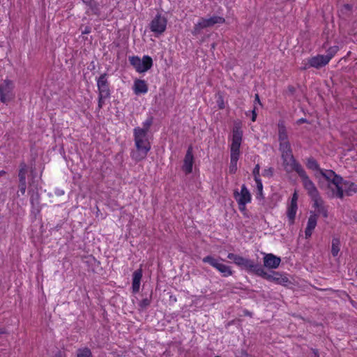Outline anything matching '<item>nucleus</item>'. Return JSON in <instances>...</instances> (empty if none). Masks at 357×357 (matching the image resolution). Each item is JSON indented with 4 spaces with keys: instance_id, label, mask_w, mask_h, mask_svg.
Returning <instances> with one entry per match:
<instances>
[{
    "instance_id": "1",
    "label": "nucleus",
    "mask_w": 357,
    "mask_h": 357,
    "mask_svg": "<svg viewBox=\"0 0 357 357\" xmlns=\"http://www.w3.org/2000/svg\"><path fill=\"white\" fill-rule=\"evenodd\" d=\"M133 136L135 149L131 151L130 157L133 160L138 162L146 158L149 151L151 150V144L147 135H144L143 130L134 129Z\"/></svg>"
},
{
    "instance_id": "2",
    "label": "nucleus",
    "mask_w": 357,
    "mask_h": 357,
    "mask_svg": "<svg viewBox=\"0 0 357 357\" xmlns=\"http://www.w3.org/2000/svg\"><path fill=\"white\" fill-rule=\"evenodd\" d=\"M319 173L328 182V186L332 189L333 195L337 198L342 199V191L340 188L342 177L329 169H321Z\"/></svg>"
},
{
    "instance_id": "3",
    "label": "nucleus",
    "mask_w": 357,
    "mask_h": 357,
    "mask_svg": "<svg viewBox=\"0 0 357 357\" xmlns=\"http://www.w3.org/2000/svg\"><path fill=\"white\" fill-rule=\"evenodd\" d=\"M227 258L233 260L234 264L240 266L241 268L246 270L248 272L253 273L258 275L261 271V266L255 263L253 260L243 257L234 253H229Z\"/></svg>"
},
{
    "instance_id": "4",
    "label": "nucleus",
    "mask_w": 357,
    "mask_h": 357,
    "mask_svg": "<svg viewBox=\"0 0 357 357\" xmlns=\"http://www.w3.org/2000/svg\"><path fill=\"white\" fill-rule=\"evenodd\" d=\"M225 259L221 257H215L212 255H207L202 259V261L208 264L219 271L222 276L228 277L233 274L231 268L222 263Z\"/></svg>"
},
{
    "instance_id": "5",
    "label": "nucleus",
    "mask_w": 357,
    "mask_h": 357,
    "mask_svg": "<svg viewBox=\"0 0 357 357\" xmlns=\"http://www.w3.org/2000/svg\"><path fill=\"white\" fill-rule=\"evenodd\" d=\"M225 20L224 17L220 16H212L209 18H201L199 21L195 24L192 33L193 36H197L201 33V31L204 29L213 26L216 24H223Z\"/></svg>"
},
{
    "instance_id": "6",
    "label": "nucleus",
    "mask_w": 357,
    "mask_h": 357,
    "mask_svg": "<svg viewBox=\"0 0 357 357\" xmlns=\"http://www.w3.org/2000/svg\"><path fill=\"white\" fill-rule=\"evenodd\" d=\"M129 61L136 71L139 73L146 72L153 66V60L148 55L144 56L142 59H140L138 56H130Z\"/></svg>"
},
{
    "instance_id": "7",
    "label": "nucleus",
    "mask_w": 357,
    "mask_h": 357,
    "mask_svg": "<svg viewBox=\"0 0 357 357\" xmlns=\"http://www.w3.org/2000/svg\"><path fill=\"white\" fill-rule=\"evenodd\" d=\"M15 84L10 79H5L0 84V100L4 104H7L15 98L14 92Z\"/></svg>"
},
{
    "instance_id": "8",
    "label": "nucleus",
    "mask_w": 357,
    "mask_h": 357,
    "mask_svg": "<svg viewBox=\"0 0 357 357\" xmlns=\"http://www.w3.org/2000/svg\"><path fill=\"white\" fill-rule=\"evenodd\" d=\"M281 157L284 170L287 172L289 173L295 171L298 174L299 172H301L304 169L301 164L296 160L292 153L281 155Z\"/></svg>"
},
{
    "instance_id": "9",
    "label": "nucleus",
    "mask_w": 357,
    "mask_h": 357,
    "mask_svg": "<svg viewBox=\"0 0 357 357\" xmlns=\"http://www.w3.org/2000/svg\"><path fill=\"white\" fill-rule=\"evenodd\" d=\"M167 20L160 14L151 20L149 24L150 30L154 33L155 36L162 35L166 30Z\"/></svg>"
},
{
    "instance_id": "10",
    "label": "nucleus",
    "mask_w": 357,
    "mask_h": 357,
    "mask_svg": "<svg viewBox=\"0 0 357 357\" xmlns=\"http://www.w3.org/2000/svg\"><path fill=\"white\" fill-rule=\"evenodd\" d=\"M243 131L239 124H235L232 130V142L230 147L231 153L240 154V146L242 142Z\"/></svg>"
},
{
    "instance_id": "11",
    "label": "nucleus",
    "mask_w": 357,
    "mask_h": 357,
    "mask_svg": "<svg viewBox=\"0 0 357 357\" xmlns=\"http://www.w3.org/2000/svg\"><path fill=\"white\" fill-rule=\"evenodd\" d=\"M234 198L238 204L239 209L243 211L245 208L246 204L250 202L251 195L246 188L245 185H242L241 192L235 190L234 192Z\"/></svg>"
},
{
    "instance_id": "12",
    "label": "nucleus",
    "mask_w": 357,
    "mask_h": 357,
    "mask_svg": "<svg viewBox=\"0 0 357 357\" xmlns=\"http://www.w3.org/2000/svg\"><path fill=\"white\" fill-rule=\"evenodd\" d=\"M261 273L259 271L257 275L262 277L268 281L274 282L282 285H286V284L289 282V279L278 272L273 271L271 273H268L262 267L261 268Z\"/></svg>"
},
{
    "instance_id": "13",
    "label": "nucleus",
    "mask_w": 357,
    "mask_h": 357,
    "mask_svg": "<svg viewBox=\"0 0 357 357\" xmlns=\"http://www.w3.org/2000/svg\"><path fill=\"white\" fill-rule=\"evenodd\" d=\"M298 176L302 179L303 187L307 190V194L311 197V199L314 197L316 198L317 196L319 195L316 186L307 175L305 169H303L301 172H299Z\"/></svg>"
},
{
    "instance_id": "14",
    "label": "nucleus",
    "mask_w": 357,
    "mask_h": 357,
    "mask_svg": "<svg viewBox=\"0 0 357 357\" xmlns=\"http://www.w3.org/2000/svg\"><path fill=\"white\" fill-rule=\"evenodd\" d=\"M107 76V73H103L97 78V87L98 94L110 97L111 90Z\"/></svg>"
},
{
    "instance_id": "15",
    "label": "nucleus",
    "mask_w": 357,
    "mask_h": 357,
    "mask_svg": "<svg viewBox=\"0 0 357 357\" xmlns=\"http://www.w3.org/2000/svg\"><path fill=\"white\" fill-rule=\"evenodd\" d=\"M330 61L329 56H325L324 55H317L308 59V66H305L303 67V70L307 69L309 67H313L315 68H320Z\"/></svg>"
},
{
    "instance_id": "16",
    "label": "nucleus",
    "mask_w": 357,
    "mask_h": 357,
    "mask_svg": "<svg viewBox=\"0 0 357 357\" xmlns=\"http://www.w3.org/2000/svg\"><path fill=\"white\" fill-rule=\"evenodd\" d=\"M194 163V156L192 154V146H190L186 151L183 165L182 166L183 171L186 174H190L192 171V166Z\"/></svg>"
},
{
    "instance_id": "17",
    "label": "nucleus",
    "mask_w": 357,
    "mask_h": 357,
    "mask_svg": "<svg viewBox=\"0 0 357 357\" xmlns=\"http://www.w3.org/2000/svg\"><path fill=\"white\" fill-rule=\"evenodd\" d=\"M264 266L268 268L275 269L281 262V259L272 253L264 254Z\"/></svg>"
},
{
    "instance_id": "18",
    "label": "nucleus",
    "mask_w": 357,
    "mask_h": 357,
    "mask_svg": "<svg viewBox=\"0 0 357 357\" xmlns=\"http://www.w3.org/2000/svg\"><path fill=\"white\" fill-rule=\"evenodd\" d=\"M340 188L342 191V198L344 194L347 196H351L353 194L357 192V185L349 181H344L342 178V181L340 184Z\"/></svg>"
},
{
    "instance_id": "19",
    "label": "nucleus",
    "mask_w": 357,
    "mask_h": 357,
    "mask_svg": "<svg viewBox=\"0 0 357 357\" xmlns=\"http://www.w3.org/2000/svg\"><path fill=\"white\" fill-rule=\"evenodd\" d=\"M142 278V269L140 268L132 273V292L137 294L139 291L140 282Z\"/></svg>"
},
{
    "instance_id": "20",
    "label": "nucleus",
    "mask_w": 357,
    "mask_h": 357,
    "mask_svg": "<svg viewBox=\"0 0 357 357\" xmlns=\"http://www.w3.org/2000/svg\"><path fill=\"white\" fill-rule=\"evenodd\" d=\"M135 94H145L149 90L148 84L144 79H137L134 81L132 86Z\"/></svg>"
},
{
    "instance_id": "21",
    "label": "nucleus",
    "mask_w": 357,
    "mask_h": 357,
    "mask_svg": "<svg viewBox=\"0 0 357 357\" xmlns=\"http://www.w3.org/2000/svg\"><path fill=\"white\" fill-rule=\"evenodd\" d=\"M313 201V206L317 210L318 213L321 214L324 218L328 217V210L324 206V202L322 198L318 195L317 197L312 199Z\"/></svg>"
},
{
    "instance_id": "22",
    "label": "nucleus",
    "mask_w": 357,
    "mask_h": 357,
    "mask_svg": "<svg viewBox=\"0 0 357 357\" xmlns=\"http://www.w3.org/2000/svg\"><path fill=\"white\" fill-rule=\"evenodd\" d=\"M317 215L313 214L311 215L307 220V227L305 228V238H308L312 236V231L314 229V228L317 226Z\"/></svg>"
},
{
    "instance_id": "23",
    "label": "nucleus",
    "mask_w": 357,
    "mask_h": 357,
    "mask_svg": "<svg viewBox=\"0 0 357 357\" xmlns=\"http://www.w3.org/2000/svg\"><path fill=\"white\" fill-rule=\"evenodd\" d=\"M278 127L279 143L289 142L287 128L282 121L278 122Z\"/></svg>"
},
{
    "instance_id": "24",
    "label": "nucleus",
    "mask_w": 357,
    "mask_h": 357,
    "mask_svg": "<svg viewBox=\"0 0 357 357\" xmlns=\"http://www.w3.org/2000/svg\"><path fill=\"white\" fill-rule=\"evenodd\" d=\"M240 154L231 153L230 156L229 173L235 174L237 171V162L238 160Z\"/></svg>"
},
{
    "instance_id": "25",
    "label": "nucleus",
    "mask_w": 357,
    "mask_h": 357,
    "mask_svg": "<svg viewBox=\"0 0 357 357\" xmlns=\"http://www.w3.org/2000/svg\"><path fill=\"white\" fill-rule=\"evenodd\" d=\"M297 209H298L297 205L289 204L287 208V215L289 219V222L290 225H292L294 222Z\"/></svg>"
},
{
    "instance_id": "26",
    "label": "nucleus",
    "mask_w": 357,
    "mask_h": 357,
    "mask_svg": "<svg viewBox=\"0 0 357 357\" xmlns=\"http://www.w3.org/2000/svg\"><path fill=\"white\" fill-rule=\"evenodd\" d=\"M28 172V166L24 162H22L19 166V181H26V176Z\"/></svg>"
},
{
    "instance_id": "27",
    "label": "nucleus",
    "mask_w": 357,
    "mask_h": 357,
    "mask_svg": "<svg viewBox=\"0 0 357 357\" xmlns=\"http://www.w3.org/2000/svg\"><path fill=\"white\" fill-rule=\"evenodd\" d=\"M144 295H146V297L139 303V306L142 310L146 309L151 305L152 301V291H151L148 295L143 294V296Z\"/></svg>"
},
{
    "instance_id": "28",
    "label": "nucleus",
    "mask_w": 357,
    "mask_h": 357,
    "mask_svg": "<svg viewBox=\"0 0 357 357\" xmlns=\"http://www.w3.org/2000/svg\"><path fill=\"white\" fill-rule=\"evenodd\" d=\"M340 250V241L337 238H334L332 240L331 253L333 257H336Z\"/></svg>"
},
{
    "instance_id": "29",
    "label": "nucleus",
    "mask_w": 357,
    "mask_h": 357,
    "mask_svg": "<svg viewBox=\"0 0 357 357\" xmlns=\"http://www.w3.org/2000/svg\"><path fill=\"white\" fill-rule=\"evenodd\" d=\"M83 3L89 7V9L91 10V11L95 14H96L98 10V4L96 1L94 0H82Z\"/></svg>"
},
{
    "instance_id": "30",
    "label": "nucleus",
    "mask_w": 357,
    "mask_h": 357,
    "mask_svg": "<svg viewBox=\"0 0 357 357\" xmlns=\"http://www.w3.org/2000/svg\"><path fill=\"white\" fill-rule=\"evenodd\" d=\"M279 150L281 152V155L292 153V149L289 142L280 143Z\"/></svg>"
},
{
    "instance_id": "31",
    "label": "nucleus",
    "mask_w": 357,
    "mask_h": 357,
    "mask_svg": "<svg viewBox=\"0 0 357 357\" xmlns=\"http://www.w3.org/2000/svg\"><path fill=\"white\" fill-rule=\"evenodd\" d=\"M75 357H93V355L90 349L88 347H83L77 350Z\"/></svg>"
},
{
    "instance_id": "32",
    "label": "nucleus",
    "mask_w": 357,
    "mask_h": 357,
    "mask_svg": "<svg viewBox=\"0 0 357 357\" xmlns=\"http://www.w3.org/2000/svg\"><path fill=\"white\" fill-rule=\"evenodd\" d=\"M153 116H149L144 123H143V128L137 127L135 129H139L141 130H143L144 132V135H147L148 132L149 130V128L151 126L153 123Z\"/></svg>"
},
{
    "instance_id": "33",
    "label": "nucleus",
    "mask_w": 357,
    "mask_h": 357,
    "mask_svg": "<svg viewBox=\"0 0 357 357\" xmlns=\"http://www.w3.org/2000/svg\"><path fill=\"white\" fill-rule=\"evenodd\" d=\"M306 165L308 169H312V170H317L319 172V169H321L318 162L313 158H310L307 159Z\"/></svg>"
},
{
    "instance_id": "34",
    "label": "nucleus",
    "mask_w": 357,
    "mask_h": 357,
    "mask_svg": "<svg viewBox=\"0 0 357 357\" xmlns=\"http://www.w3.org/2000/svg\"><path fill=\"white\" fill-rule=\"evenodd\" d=\"M352 6L348 3L344 4L340 9V13L344 16H349L351 13Z\"/></svg>"
},
{
    "instance_id": "35",
    "label": "nucleus",
    "mask_w": 357,
    "mask_h": 357,
    "mask_svg": "<svg viewBox=\"0 0 357 357\" xmlns=\"http://www.w3.org/2000/svg\"><path fill=\"white\" fill-rule=\"evenodd\" d=\"M338 51V47L337 46H333L331 47L327 50V54L324 55L325 56H329L330 60L333 57V56L336 54V52Z\"/></svg>"
},
{
    "instance_id": "36",
    "label": "nucleus",
    "mask_w": 357,
    "mask_h": 357,
    "mask_svg": "<svg viewBox=\"0 0 357 357\" xmlns=\"http://www.w3.org/2000/svg\"><path fill=\"white\" fill-rule=\"evenodd\" d=\"M110 97L109 96H102L100 94H98V109L100 110V109L102 108L103 105H105V101L106 99H108Z\"/></svg>"
},
{
    "instance_id": "37",
    "label": "nucleus",
    "mask_w": 357,
    "mask_h": 357,
    "mask_svg": "<svg viewBox=\"0 0 357 357\" xmlns=\"http://www.w3.org/2000/svg\"><path fill=\"white\" fill-rule=\"evenodd\" d=\"M31 204L34 206L39 204V194L38 192H33L30 197Z\"/></svg>"
},
{
    "instance_id": "38",
    "label": "nucleus",
    "mask_w": 357,
    "mask_h": 357,
    "mask_svg": "<svg viewBox=\"0 0 357 357\" xmlns=\"http://www.w3.org/2000/svg\"><path fill=\"white\" fill-rule=\"evenodd\" d=\"M19 192L24 195L26 190V181H19L18 184Z\"/></svg>"
},
{
    "instance_id": "39",
    "label": "nucleus",
    "mask_w": 357,
    "mask_h": 357,
    "mask_svg": "<svg viewBox=\"0 0 357 357\" xmlns=\"http://www.w3.org/2000/svg\"><path fill=\"white\" fill-rule=\"evenodd\" d=\"M259 170H260V166L259 164L256 165L254 169H253V172H252V174H253V176H254V179H260L259 178Z\"/></svg>"
},
{
    "instance_id": "40",
    "label": "nucleus",
    "mask_w": 357,
    "mask_h": 357,
    "mask_svg": "<svg viewBox=\"0 0 357 357\" xmlns=\"http://www.w3.org/2000/svg\"><path fill=\"white\" fill-rule=\"evenodd\" d=\"M273 174V169L272 167H269L268 169H265L263 171L262 175L265 177H271Z\"/></svg>"
},
{
    "instance_id": "41",
    "label": "nucleus",
    "mask_w": 357,
    "mask_h": 357,
    "mask_svg": "<svg viewBox=\"0 0 357 357\" xmlns=\"http://www.w3.org/2000/svg\"><path fill=\"white\" fill-rule=\"evenodd\" d=\"M257 184V189L259 192V194L261 195L262 194L263 190V185L261 179H255V180Z\"/></svg>"
},
{
    "instance_id": "42",
    "label": "nucleus",
    "mask_w": 357,
    "mask_h": 357,
    "mask_svg": "<svg viewBox=\"0 0 357 357\" xmlns=\"http://www.w3.org/2000/svg\"><path fill=\"white\" fill-rule=\"evenodd\" d=\"M297 201H298V195H297V192H295L293 194V196L291 197V200L290 204L291 205H297Z\"/></svg>"
},
{
    "instance_id": "43",
    "label": "nucleus",
    "mask_w": 357,
    "mask_h": 357,
    "mask_svg": "<svg viewBox=\"0 0 357 357\" xmlns=\"http://www.w3.org/2000/svg\"><path fill=\"white\" fill-rule=\"evenodd\" d=\"M256 109H257L256 106L254 105V108L252 110V121H253V122L256 121L257 116V112H256Z\"/></svg>"
},
{
    "instance_id": "44",
    "label": "nucleus",
    "mask_w": 357,
    "mask_h": 357,
    "mask_svg": "<svg viewBox=\"0 0 357 357\" xmlns=\"http://www.w3.org/2000/svg\"><path fill=\"white\" fill-rule=\"evenodd\" d=\"M287 89L288 92L291 95H293L296 91L295 87L291 85L288 86Z\"/></svg>"
},
{
    "instance_id": "45",
    "label": "nucleus",
    "mask_w": 357,
    "mask_h": 357,
    "mask_svg": "<svg viewBox=\"0 0 357 357\" xmlns=\"http://www.w3.org/2000/svg\"><path fill=\"white\" fill-rule=\"evenodd\" d=\"M255 102L259 103L260 105H261V103L260 102L259 96V94H255Z\"/></svg>"
},
{
    "instance_id": "46",
    "label": "nucleus",
    "mask_w": 357,
    "mask_h": 357,
    "mask_svg": "<svg viewBox=\"0 0 357 357\" xmlns=\"http://www.w3.org/2000/svg\"><path fill=\"white\" fill-rule=\"evenodd\" d=\"M307 122V119H304V118H301L300 119H298L296 122L297 124L300 125L301 123H306Z\"/></svg>"
},
{
    "instance_id": "47",
    "label": "nucleus",
    "mask_w": 357,
    "mask_h": 357,
    "mask_svg": "<svg viewBox=\"0 0 357 357\" xmlns=\"http://www.w3.org/2000/svg\"><path fill=\"white\" fill-rule=\"evenodd\" d=\"M91 32V29L89 27H86L85 29L82 31L83 34H88Z\"/></svg>"
},
{
    "instance_id": "48",
    "label": "nucleus",
    "mask_w": 357,
    "mask_h": 357,
    "mask_svg": "<svg viewBox=\"0 0 357 357\" xmlns=\"http://www.w3.org/2000/svg\"><path fill=\"white\" fill-rule=\"evenodd\" d=\"M6 174V172L4 170L0 171V176L5 175Z\"/></svg>"
},
{
    "instance_id": "49",
    "label": "nucleus",
    "mask_w": 357,
    "mask_h": 357,
    "mask_svg": "<svg viewBox=\"0 0 357 357\" xmlns=\"http://www.w3.org/2000/svg\"><path fill=\"white\" fill-rule=\"evenodd\" d=\"M4 333V331L1 328H0V334Z\"/></svg>"
},
{
    "instance_id": "50",
    "label": "nucleus",
    "mask_w": 357,
    "mask_h": 357,
    "mask_svg": "<svg viewBox=\"0 0 357 357\" xmlns=\"http://www.w3.org/2000/svg\"><path fill=\"white\" fill-rule=\"evenodd\" d=\"M220 109H223V108H224V105H223V104H220Z\"/></svg>"
},
{
    "instance_id": "51",
    "label": "nucleus",
    "mask_w": 357,
    "mask_h": 357,
    "mask_svg": "<svg viewBox=\"0 0 357 357\" xmlns=\"http://www.w3.org/2000/svg\"><path fill=\"white\" fill-rule=\"evenodd\" d=\"M215 47V44H213L212 45V48H214Z\"/></svg>"
},
{
    "instance_id": "52",
    "label": "nucleus",
    "mask_w": 357,
    "mask_h": 357,
    "mask_svg": "<svg viewBox=\"0 0 357 357\" xmlns=\"http://www.w3.org/2000/svg\"><path fill=\"white\" fill-rule=\"evenodd\" d=\"M317 357H319V356H317Z\"/></svg>"
}]
</instances>
